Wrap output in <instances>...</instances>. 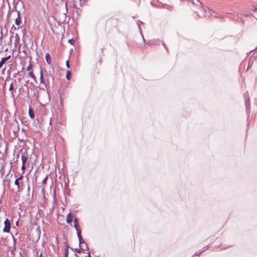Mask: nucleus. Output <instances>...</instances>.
I'll use <instances>...</instances> for the list:
<instances>
[{"instance_id":"1","label":"nucleus","mask_w":257,"mask_h":257,"mask_svg":"<svg viewBox=\"0 0 257 257\" xmlns=\"http://www.w3.org/2000/svg\"><path fill=\"white\" fill-rule=\"evenodd\" d=\"M243 96L245 98V106L246 114L247 116V120L249 119L250 113V98L249 97V94L248 91H246L244 94Z\"/></svg>"},{"instance_id":"2","label":"nucleus","mask_w":257,"mask_h":257,"mask_svg":"<svg viewBox=\"0 0 257 257\" xmlns=\"http://www.w3.org/2000/svg\"><path fill=\"white\" fill-rule=\"evenodd\" d=\"M5 227L3 229L4 232H9L11 228V222L8 218H6L4 222Z\"/></svg>"},{"instance_id":"3","label":"nucleus","mask_w":257,"mask_h":257,"mask_svg":"<svg viewBox=\"0 0 257 257\" xmlns=\"http://www.w3.org/2000/svg\"><path fill=\"white\" fill-rule=\"evenodd\" d=\"M12 126L13 128V131L14 133L15 134L16 133H18L19 131V124L17 121L15 120L12 123Z\"/></svg>"},{"instance_id":"4","label":"nucleus","mask_w":257,"mask_h":257,"mask_svg":"<svg viewBox=\"0 0 257 257\" xmlns=\"http://www.w3.org/2000/svg\"><path fill=\"white\" fill-rule=\"evenodd\" d=\"M11 57V55H9L8 56H6L5 57H3L1 59V60L0 61V68H1L4 64L7 61H8L9 59H10Z\"/></svg>"},{"instance_id":"5","label":"nucleus","mask_w":257,"mask_h":257,"mask_svg":"<svg viewBox=\"0 0 257 257\" xmlns=\"http://www.w3.org/2000/svg\"><path fill=\"white\" fill-rule=\"evenodd\" d=\"M77 235L79 239V247H80L81 244L85 243V241L82 237V236L81 235V231H78V233H77Z\"/></svg>"},{"instance_id":"6","label":"nucleus","mask_w":257,"mask_h":257,"mask_svg":"<svg viewBox=\"0 0 257 257\" xmlns=\"http://www.w3.org/2000/svg\"><path fill=\"white\" fill-rule=\"evenodd\" d=\"M22 164H25L27 160V152L26 151H25L24 153H23V154L22 155Z\"/></svg>"},{"instance_id":"7","label":"nucleus","mask_w":257,"mask_h":257,"mask_svg":"<svg viewBox=\"0 0 257 257\" xmlns=\"http://www.w3.org/2000/svg\"><path fill=\"white\" fill-rule=\"evenodd\" d=\"M73 220V215L71 213H69L66 217V222L67 223L69 224L71 223Z\"/></svg>"},{"instance_id":"8","label":"nucleus","mask_w":257,"mask_h":257,"mask_svg":"<svg viewBox=\"0 0 257 257\" xmlns=\"http://www.w3.org/2000/svg\"><path fill=\"white\" fill-rule=\"evenodd\" d=\"M21 23V20L20 18V11H18V17L15 20V24L17 26H19Z\"/></svg>"},{"instance_id":"9","label":"nucleus","mask_w":257,"mask_h":257,"mask_svg":"<svg viewBox=\"0 0 257 257\" xmlns=\"http://www.w3.org/2000/svg\"><path fill=\"white\" fill-rule=\"evenodd\" d=\"M74 227L75 228V229L77 231V233H78V231H81L79 229V227L78 225V223H77V218H75L74 220Z\"/></svg>"},{"instance_id":"10","label":"nucleus","mask_w":257,"mask_h":257,"mask_svg":"<svg viewBox=\"0 0 257 257\" xmlns=\"http://www.w3.org/2000/svg\"><path fill=\"white\" fill-rule=\"evenodd\" d=\"M45 58H46V62H47V63L48 64H50L51 63V56H50V55L49 54V53H47L46 54Z\"/></svg>"},{"instance_id":"11","label":"nucleus","mask_w":257,"mask_h":257,"mask_svg":"<svg viewBox=\"0 0 257 257\" xmlns=\"http://www.w3.org/2000/svg\"><path fill=\"white\" fill-rule=\"evenodd\" d=\"M208 246H206L205 247H203L202 250H201L200 251H199V252H195L194 253V256L199 255L200 254H201V253H202L203 252H204V251L207 250L208 249Z\"/></svg>"},{"instance_id":"12","label":"nucleus","mask_w":257,"mask_h":257,"mask_svg":"<svg viewBox=\"0 0 257 257\" xmlns=\"http://www.w3.org/2000/svg\"><path fill=\"white\" fill-rule=\"evenodd\" d=\"M29 114L31 118H34L35 117L34 113L31 108H30L29 110Z\"/></svg>"},{"instance_id":"13","label":"nucleus","mask_w":257,"mask_h":257,"mask_svg":"<svg viewBox=\"0 0 257 257\" xmlns=\"http://www.w3.org/2000/svg\"><path fill=\"white\" fill-rule=\"evenodd\" d=\"M40 83H44V80L43 78V71L42 69H40Z\"/></svg>"},{"instance_id":"14","label":"nucleus","mask_w":257,"mask_h":257,"mask_svg":"<svg viewBox=\"0 0 257 257\" xmlns=\"http://www.w3.org/2000/svg\"><path fill=\"white\" fill-rule=\"evenodd\" d=\"M15 184L17 186V189L18 191H21V189L20 187V182L18 179H16L15 181Z\"/></svg>"},{"instance_id":"15","label":"nucleus","mask_w":257,"mask_h":257,"mask_svg":"<svg viewBox=\"0 0 257 257\" xmlns=\"http://www.w3.org/2000/svg\"><path fill=\"white\" fill-rule=\"evenodd\" d=\"M29 75L35 81H36V77L33 72H30Z\"/></svg>"},{"instance_id":"16","label":"nucleus","mask_w":257,"mask_h":257,"mask_svg":"<svg viewBox=\"0 0 257 257\" xmlns=\"http://www.w3.org/2000/svg\"><path fill=\"white\" fill-rule=\"evenodd\" d=\"M193 4L194 5H197L198 6H200L202 5L201 3L199 0H194Z\"/></svg>"},{"instance_id":"17","label":"nucleus","mask_w":257,"mask_h":257,"mask_svg":"<svg viewBox=\"0 0 257 257\" xmlns=\"http://www.w3.org/2000/svg\"><path fill=\"white\" fill-rule=\"evenodd\" d=\"M13 90H14L13 85V83H11L10 84V87H9V90L12 91L11 94H12V96H14V92L13 91Z\"/></svg>"},{"instance_id":"18","label":"nucleus","mask_w":257,"mask_h":257,"mask_svg":"<svg viewBox=\"0 0 257 257\" xmlns=\"http://www.w3.org/2000/svg\"><path fill=\"white\" fill-rule=\"evenodd\" d=\"M3 37V33L2 32V29H1V30L0 31V45L2 43Z\"/></svg>"},{"instance_id":"19","label":"nucleus","mask_w":257,"mask_h":257,"mask_svg":"<svg viewBox=\"0 0 257 257\" xmlns=\"http://www.w3.org/2000/svg\"><path fill=\"white\" fill-rule=\"evenodd\" d=\"M70 74H71V73L69 71H67V73H66V78L68 80H69L70 79Z\"/></svg>"},{"instance_id":"20","label":"nucleus","mask_w":257,"mask_h":257,"mask_svg":"<svg viewBox=\"0 0 257 257\" xmlns=\"http://www.w3.org/2000/svg\"><path fill=\"white\" fill-rule=\"evenodd\" d=\"M82 249H83V248H82L81 247V246H80V247H79V248H75V249H74L75 251L76 252H78V253H80V252H81V250H82Z\"/></svg>"},{"instance_id":"21","label":"nucleus","mask_w":257,"mask_h":257,"mask_svg":"<svg viewBox=\"0 0 257 257\" xmlns=\"http://www.w3.org/2000/svg\"><path fill=\"white\" fill-rule=\"evenodd\" d=\"M48 175H47L43 180L42 181V184H45L46 183V182H47V180L48 179Z\"/></svg>"},{"instance_id":"22","label":"nucleus","mask_w":257,"mask_h":257,"mask_svg":"<svg viewBox=\"0 0 257 257\" xmlns=\"http://www.w3.org/2000/svg\"><path fill=\"white\" fill-rule=\"evenodd\" d=\"M32 65L31 63L29 64V65H28V66L27 67V71H30L32 69Z\"/></svg>"},{"instance_id":"23","label":"nucleus","mask_w":257,"mask_h":257,"mask_svg":"<svg viewBox=\"0 0 257 257\" xmlns=\"http://www.w3.org/2000/svg\"><path fill=\"white\" fill-rule=\"evenodd\" d=\"M68 245H67L65 249V253H67V254H68Z\"/></svg>"},{"instance_id":"24","label":"nucleus","mask_w":257,"mask_h":257,"mask_svg":"<svg viewBox=\"0 0 257 257\" xmlns=\"http://www.w3.org/2000/svg\"><path fill=\"white\" fill-rule=\"evenodd\" d=\"M86 245V247H85V248L84 249H83L82 250H88L89 249V247L87 245V244H85Z\"/></svg>"},{"instance_id":"25","label":"nucleus","mask_w":257,"mask_h":257,"mask_svg":"<svg viewBox=\"0 0 257 257\" xmlns=\"http://www.w3.org/2000/svg\"><path fill=\"white\" fill-rule=\"evenodd\" d=\"M69 42L72 44L74 43V40L73 39H70L69 40Z\"/></svg>"},{"instance_id":"26","label":"nucleus","mask_w":257,"mask_h":257,"mask_svg":"<svg viewBox=\"0 0 257 257\" xmlns=\"http://www.w3.org/2000/svg\"><path fill=\"white\" fill-rule=\"evenodd\" d=\"M25 169V164H22V170H24Z\"/></svg>"},{"instance_id":"27","label":"nucleus","mask_w":257,"mask_h":257,"mask_svg":"<svg viewBox=\"0 0 257 257\" xmlns=\"http://www.w3.org/2000/svg\"><path fill=\"white\" fill-rule=\"evenodd\" d=\"M66 66L68 68L70 67L68 60L66 61Z\"/></svg>"},{"instance_id":"28","label":"nucleus","mask_w":257,"mask_h":257,"mask_svg":"<svg viewBox=\"0 0 257 257\" xmlns=\"http://www.w3.org/2000/svg\"><path fill=\"white\" fill-rule=\"evenodd\" d=\"M194 13L195 14H197V15L198 16V17H201V16L199 15V14H198V12L197 11H194Z\"/></svg>"},{"instance_id":"29","label":"nucleus","mask_w":257,"mask_h":257,"mask_svg":"<svg viewBox=\"0 0 257 257\" xmlns=\"http://www.w3.org/2000/svg\"><path fill=\"white\" fill-rule=\"evenodd\" d=\"M23 178V176L21 175V176H20V177H19V178H17V179H18V180H19V181L20 180H21Z\"/></svg>"},{"instance_id":"30","label":"nucleus","mask_w":257,"mask_h":257,"mask_svg":"<svg viewBox=\"0 0 257 257\" xmlns=\"http://www.w3.org/2000/svg\"><path fill=\"white\" fill-rule=\"evenodd\" d=\"M254 12H256L257 11V8H254V9L253 10Z\"/></svg>"},{"instance_id":"31","label":"nucleus","mask_w":257,"mask_h":257,"mask_svg":"<svg viewBox=\"0 0 257 257\" xmlns=\"http://www.w3.org/2000/svg\"><path fill=\"white\" fill-rule=\"evenodd\" d=\"M37 230H38V231H39V232H40V228H39V227H38V228H37Z\"/></svg>"},{"instance_id":"32","label":"nucleus","mask_w":257,"mask_h":257,"mask_svg":"<svg viewBox=\"0 0 257 257\" xmlns=\"http://www.w3.org/2000/svg\"><path fill=\"white\" fill-rule=\"evenodd\" d=\"M88 256H87V257H91V256L90 255V253H89V252H88Z\"/></svg>"},{"instance_id":"33","label":"nucleus","mask_w":257,"mask_h":257,"mask_svg":"<svg viewBox=\"0 0 257 257\" xmlns=\"http://www.w3.org/2000/svg\"><path fill=\"white\" fill-rule=\"evenodd\" d=\"M65 257H68V254H67V253H65Z\"/></svg>"},{"instance_id":"34","label":"nucleus","mask_w":257,"mask_h":257,"mask_svg":"<svg viewBox=\"0 0 257 257\" xmlns=\"http://www.w3.org/2000/svg\"><path fill=\"white\" fill-rule=\"evenodd\" d=\"M40 257H44V256L42 254V253H41L40 255Z\"/></svg>"},{"instance_id":"35","label":"nucleus","mask_w":257,"mask_h":257,"mask_svg":"<svg viewBox=\"0 0 257 257\" xmlns=\"http://www.w3.org/2000/svg\"><path fill=\"white\" fill-rule=\"evenodd\" d=\"M256 49H257V47L254 49H253V51L254 50H256ZM251 51H252V50H251L250 52H251Z\"/></svg>"},{"instance_id":"36","label":"nucleus","mask_w":257,"mask_h":257,"mask_svg":"<svg viewBox=\"0 0 257 257\" xmlns=\"http://www.w3.org/2000/svg\"><path fill=\"white\" fill-rule=\"evenodd\" d=\"M112 21H117V20L116 19H113L112 20Z\"/></svg>"},{"instance_id":"37","label":"nucleus","mask_w":257,"mask_h":257,"mask_svg":"<svg viewBox=\"0 0 257 257\" xmlns=\"http://www.w3.org/2000/svg\"><path fill=\"white\" fill-rule=\"evenodd\" d=\"M75 256H76V257H79V256H78L77 254H75Z\"/></svg>"},{"instance_id":"38","label":"nucleus","mask_w":257,"mask_h":257,"mask_svg":"<svg viewBox=\"0 0 257 257\" xmlns=\"http://www.w3.org/2000/svg\"><path fill=\"white\" fill-rule=\"evenodd\" d=\"M16 225H18V221H17V222H16Z\"/></svg>"},{"instance_id":"39","label":"nucleus","mask_w":257,"mask_h":257,"mask_svg":"<svg viewBox=\"0 0 257 257\" xmlns=\"http://www.w3.org/2000/svg\"><path fill=\"white\" fill-rule=\"evenodd\" d=\"M5 180H4V184H5Z\"/></svg>"}]
</instances>
